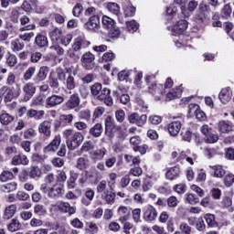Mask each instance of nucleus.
<instances>
[{"label": "nucleus", "instance_id": "f257e3e1", "mask_svg": "<svg viewBox=\"0 0 234 234\" xmlns=\"http://www.w3.org/2000/svg\"><path fill=\"white\" fill-rule=\"evenodd\" d=\"M63 136L66 139V144L69 151H74L83 144L85 137L80 132H77L73 129H67L63 132Z\"/></svg>", "mask_w": 234, "mask_h": 234}, {"label": "nucleus", "instance_id": "f03ea898", "mask_svg": "<svg viewBox=\"0 0 234 234\" xmlns=\"http://www.w3.org/2000/svg\"><path fill=\"white\" fill-rule=\"evenodd\" d=\"M84 16L90 17L86 23V28L88 30H98L100 28V15L96 7H88L84 11Z\"/></svg>", "mask_w": 234, "mask_h": 234}, {"label": "nucleus", "instance_id": "7ed1b4c3", "mask_svg": "<svg viewBox=\"0 0 234 234\" xmlns=\"http://www.w3.org/2000/svg\"><path fill=\"white\" fill-rule=\"evenodd\" d=\"M21 94V86L16 84L15 87L3 86L0 88V98H4L5 103H10L14 98H19Z\"/></svg>", "mask_w": 234, "mask_h": 234}, {"label": "nucleus", "instance_id": "20e7f679", "mask_svg": "<svg viewBox=\"0 0 234 234\" xmlns=\"http://www.w3.org/2000/svg\"><path fill=\"white\" fill-rule=\"evenodd\" d=\"M67 73L62 69H57V72L52 71L49 74L48 83L51 89H58L59 87V81H65Z\"/></svg>", "mask_w": 234, "mask_h": 234}, {"label": "nucleus", "instance_id": "39448f33", "mask_svg": "<svg viewBox=\"0 0 234 234\" xmlns=\"http://www.w3.org/2000/svg\"><path fill=\"white\" fill-rule=\"evenodd\" d=\"M92 96H96L97 100L103 101L111 94V90L102 88L101 83L96 82L90 87Z\"/></svg>", "mask_w": 234, "mask_h": 234}, {"label": "nucleus", "instance_id": "423d86ee", "mask_svg": "<svg viewBox=\"0 0 234 234\" xmlns=\"http://www.w3.org/2000/svg\"><path fill=\"white\" fill-rule=\"evenodd\" d=\"M57 209L60 211V213H68V215L72 216L76 215V206H70V203L60 201L57 204Z\"/></svg>", "mask_w": 234, "mask_h": 234}, {"label": "nucleus", "instance_id": "0eeeda50", "mask_svg": "<svg viewBox=\"0 0 234 234\" xmlns=\"http://www.w3.org/2000/svg\"><path fill=\"white\" fill-rule=\"evenodd\" d=\"M182 123H184V120H182V118H177L168 124L167 129L171 136H177L182 129Z\"/></svg>", "mask_w": 234, "mask_h": 234}, {"label": "nucleus", "instance_id": "6e6552de", "mask_svg": "<svg viewBox=\"0 0 234 234\" xmlns=\"http://www.w3.org/2000/svg\"><path fill=\"white\" fill-rule=\"evenodd\" d=\"M113 96L117 98V100H120V102L122 105H127L129 101H131V97L129 94L125 93V89L122 87H118L114 91H113Z\"/></svg>", "mask_w": 234, "mask_h": 234}, {"label": "nucleus", "instance_id": "1a4fd4ad", "mask_svg": "<svg viewBox=\"0 0 234 234\" xmlns=\"http://www.w3.org/2000/svg\"><path fill=\"white\" fill-rule=\"evenodd\" d=\"M157 217L158 211H156V208L151 205L147 206L144 213V220L145 222H154Z\"/></svg>", "mask_w": 234, "mask_h": 234}, {"label": "nucleus", "instance_id": "9d476101", "mask_svg": "<svg viewBox=\"0 0 234 234\" xmlns=\"http://www.w3.org/2000/svg\"><path fill=\"white\" fill-rule=\"evenodd\" d=\"M52 122L50 121H44L38 124V133L43 134L45 138L52 136Z\"/></svg>", "mask_w": 234, "mask_h": 234}, {"label": "nucleus", "instance_id": "9b49d317", "mask_svg": "<svg viewBox=\"0 0 234 234\" xmlns=\"http://www.w3.org/2000/svg\"><path fill=\"white\" fill-rule=\"evenodd\" d=\"M65 101V98L61 95L53 94L46 99V104L48 107H58V105H61Z\"/></svg>", "mask_w": 234, "mask_h": 234}, {"label": "nucleus", "instance_id": "f8f14e48", "mask_svg": "<svg viewBox=\"0 0 234 234\" xmlns=\"http://www.w3.org/2000/svg\"><path fill=\"white\" fill-rule=\"evenodd\" d=\"M61 144V135H56L52 142L44 148V153H56Z\"/></svg>", "mask_w": 234, "mask_h": 234}, {"label": "nucleus", "instance_id": "ddd939ff", "mask_svg": "<svg viewBox=\"0 0 234 234\" xmlns=\"http://www.w3.org/2000/svg\"><path fill=\"white\" fill-rule=\"evenodd\" d=\"M231 96L232 92H231V89L229 87L227 88H223L219 94H218V98L221 101V103H223L224 105L229 103V101H231Z\"/></svg>", "mask_w": 234, "mask_h": 234}, {"label": "nucleus", "instance_id": "4468645a", "mask_svg": "<svg viewBox=\"0 0 234 234\" xmlns=\"http://www.w3.org/2000/svg\"><path fill=\"white\" fill-rule=\"evenodd\" d=\"M90 45V42L84 38V37H79L75 39L72 48L75 52L81 50V48H87Z\"/></svg>", "mask_w": 234, "mask_h": 234}, {"label": "nucleus", "instance_id": "2eb2a0df", "mask_svg": "<svg viewBox=\"0 0 234 234\" xmlns=\"http://www.w3.org/2000/svg\"><path fill=\"white\" fill-rule=\"evenodd\" d=\"M187 30V22L184 19L179 20L174 27H173V32L176 36H182L184 32Z\"/></svg>", "mask_w": 234, "mask_h": 234}, {"label": "nucleus", "instance_id": "dca6fc26", "mask_svg": "<svg viewBox=\"0 0 234 234\" xmlns=\"http://www.w3.org/2000/svg\"><path fill=\"white\" fill-rule=\"evenodd\" d=\"M25 94V100H30L34 94H36V86L32 82H27L22 89Z\"/></svg>", "mask_w": 234, "mask_h": 234}, {"label": "nucleus", "instance_id": "f3484780", "mask_svg": "<svg viewBox=\"0 0 234 234\" xmlns=\"http://www.w3.org/2000/svg\"><path fill=\"white\" fill-rule=\"evenodd\" d=\"M219 133H228L233 131V122L229 121H220L218 124Z\"/></svg>", "mask_w": 234, "mask_h": 234}, {"label": "nucleus", "instance_id": "a211bd4d", "mask_svg": "<svg viewBox=\"0 0 234 234\" xmlns=\"http://www.w3.org/2000/svg\"><path fill=\"white\" fill-rule=\"evenodd\" d=\"M63 195V186L55 185L48 192L49 198H58Z\"/></svg>", "mask_w": 234, "mask_h": 234}, {"label": "nucleus", "instance_id": "6ab92c4d", "mask_svg": "<svg viewBox=\"0 0 234 234\" xmlns=\"http://www.w3.org/2000/svg\"><path fill=\"white\" fill-rule=\"evenodd\" d=\"M101 197L102 200H104V202L110 206H112L116 200V194L112 192V190H106L101 195Z\"/></svg>", "mask_w": 234, "mask_h": 234}, {"label": "nucleus", "instance_id": "aec40b11", "mask_svg": "<svg viewBox=\"0 0 234 234\" xmlns=\"http://www.w3.org/2000/svg\"><path fill=\"white\" fill-rule=\"evenodd\" d=\"M180 175V167L174 166L167 169L165 176L167 180H176Z\"/></svg>", "mask_w": 234, "mask_h": 234}, {"label": "nucleus", "instance_id": "412c9836", "mask_svg": "<svg viewBox=\"0 0 234 234\" xmlns=\"http://www.w3.org/2000/svg\"><path fill=\"white\" fill-rule=\"evenodd\" d=\"M28 175L32 180H39V178L43 176V170L39 168V166L33 165L31 166Z\"/></svg>", "mask_w": 234, "mask_h": 234}, {"label": "nucleus", "instance_id": "4be33fe9", "mask_svg": "<svg viewBox=\"0 0 234 234\" xmlns=\"http://www.w3.org/2000/svg\"><path fill=\"white\" fill-rule=\"evenodd\" d=\"M90 164V161H89V159L84 157H79L76 161L75 167L79 169V171H85V169L89 167Z\"/></svg>", "mask_w": 234, "mask_h": 234}, {"label": "nucleus", "instance_id": "5701e85b", "mask_svg": "<svg viewBox=\"0 0 234 234\" xmlns=\"http://www.w3.org/2000/svg\"><path fill=\"white\" fill-rule=\"evenodd\" d=\"M27 118H34V120H41L45 116V111L30 109L27 112Z\"/></svg>", "mask_w": 234, "mask_h": 234}, {"label": "nucleus", "instance_id": "b1692460", "mask_svg": "<svg viewBox=\"0 0 234 234\" xmlns=\"http://www.w3.org/2000/svg\"><path fill=\"white\" fill-rule=\"evenodd\" d=\"M14 122V116L10 115V113L6 112L5 111H2L0 114V123L2 125H9Z\"/></svg>", "mask_w": 234, "mask_h": 234}, {"label": "nucleus", "instance_id": "393cba45", "mask_svg": "<svg viewBox=\"0 0 234 234\" xmlns=\"http://www.w3.org/2000/svg\"><path fill=\"white\" fill-rule=\"evenodd\" d=\"M80 105V96L73 94L66 103L67 109H76Z\"/></svg>", "mask_w": 234, "mask_h": 234}, {"label": "nucleus", "instance_id": "a878e982", "mask_svg": "<svg viewBox=\"0 0 234 234\" xmlns=\"http://www.w3.org/2000/svg\"><path fill=\"white\" fill-rule=\"evenodd\" d=\"M211 169L213 170V176L215 178H224L226 170L222 167V165H216L211 166Z\"/></svg>", "mask_w": 234, "mask_h": 234}, {"label": "nucleus", "instance_id": "bb28decb", "mask_svg": "<svg viewBox=\"0 0 234 234\" xmlns=\"http://www.w3.org/2000/svg\"><path fill=\"white\" fill-rule=\"evenodd\" d=\"M105 154H107V149L101 148L90 153L92 160H103Z\"/></svg>", "mask_w": 234, "mask_h": 234}, {"label": "nucleus", "instance_id": "cd10ccee", "mask_svg": "<svg viewBox=\"0 0 234 234\" xmlns=\"http://www.w3.org/2000/svg\"><path fill=\"white\" fill-rule=\"evenodd\" d=\"M101 133H103L101 123H96L90 129V134H91V136L94 138H100V136H101Z\"/></svg>", "mask_w": 234, "mask_h": 234}, {"label": "nucleus", "instance_id": "c85d7f7f", "mask_svg": "<svg viewBox=\"0 0 234 234\" xmlns=\"http://www.w3.org/2000/svg\"><path fill=\"white\" fill-rule=\"evenodd\" d=\"M35 43L40 48H43L45 47H48V38L45 35H37L35 38Z\"/></svg>", "mask_w": 234, "mask_h": 234}, {"label": "nucleus", "instance_id": "c756f323", "mask_svg": "<svg viewBox=\"0 0 234 234\" xmlns=\"http://www.w3.org/2000/svg\"><path fill=\"white\" fill-rule=\"evenodd\" d=\"M47 76H48V67L43 66L39 69V71L37 74L36 81H45Z\"/></svg>", "mask_w": 234, "mask_h": 234}, {"label": "nucleus", "instance_id": "7c9ffc66", "mask_svg": "<svg viewBox=\"0 0 234 234\" xmlns=\"http://www.w3.org/2000/svg\"><path fill=\"white\" fill-rule=\"evenodd\" d=\"M64 84L68 90H74L76 89V79H74V76L69 75L65 79Z\"/></svg>", "mask_w": 234, "mask_h": 234}, {"label": "nucleus", "instance_id": "2f4dec72", "mask_svg": "<svg viewBox=\"0 0 234 234\" xmlns=\"http://www.w3.org/2000/svg\"><path fill=\"white\" fill-rule=\"evenodd\" d=\"M17 189V184L16 182H10L5 185L1 186L0 190L3 193H12Z\"/></svg>", "mask_w": 234, "mask_h": 234}, {"label": "nucleus", "instance_id": "473e14b6", "mask_svg": "<svg viewBox=\"0 0 234 234\" xmlns=\"http://www.w3.org/2000/svg\"><path fill=\"white\" fill-rule=\"evenodd\" d=\"M118 213L120 215V221L125 222L127 218H129V215H131V211L127 207H120L118 209Z\"/></svg>", "mask_w": 234, "mask_h": 234}, {"label": "nucleus", "instance_id": "72a5a7b5", "mask_svg": "<svg viewBox=\"0 0 234 234\" xmlns=\"http://www.w3.org/2000/svg\"><path fill=\"white\" fill-rule=\"evenodd\" d=\"M180 94H182V90L179 87L174 88L166 93V100L170 101V100H175V98H178Z\"/></svg>", "mask_w": 234, "mask_h": 234}, {"label": "nucleus", "instance_id": "f704fd0d", "mask_svg": "<svg viewBox=\"0 0 234 234\" xmlns=\"http://www.w3.org/2000/svg\"><path fill=\"white\" fill-rule=\"evenodd\" d=\"M11 48L13 52H19V50H23L25 48V43L21 42L18 38L11 41Z\"/></svg>", "mask_w": 234, "mask_h": 234}, {"label": "nucleus", "instance_id": "c9c22d12", "mask_svg": "<svg viewBox=\"0 0 234 234\" xmlns=\"http://www.w3.org/2000/svg\"><path fill=\"white\" fill-rule=\"evenodd\" d=\"M94 59H96V58L94 57V54L90 52H86L85 54L82 55L80 61L84 65H89V63H94Z\"/></svg>", "mask_w": 234, "mask_h": 234}, {"label": "nucleus", "instance_id": "e433bc0d", "mask_svg": "<svg viewBox=\"0 0 234 234\" xmlns=\"http://www.w3.org/2000/svg\"><path fill=\"white\" fill-rule=\"evenodd\" d=\"M104 125H105L106 131H108L109 133H112V131H114L116 127V125L114 124V119H112V117L111 116H107L105 118Z\"/></svg>", "mask_w": 234, "mask_h": 234}, {"label": "nucleus", "instance_id": "4c0bfd02", "mask_svg": "<svg viewBox=\"0 0 234 234\" xmlns=\"http://www.w3.org/2000/svg\"><path fill=\"white\" fill-rule=\"evenodd\" d=\"M7 229L8 231H11V232L21 229V223L19 222V219L13 218L9 223V225L7 226Z\"/></svg>", "mask_w": 234, "mask_h": 234}, {"label": "nucleus", "instance_id": "58836bf2", "mask_svg": "<svg viewBox=\"0 0 234 234\" xmlns=\"http://www.w3.org/2000/svg\"><path fill=\"white\" fill-rule=\"evenodd\" d=\"M9 180H14V173L8 170H4L0 174V182H8Z\"/></svg>", "mask_w": 234, "mask_h": 234}, {"label": "nucleus", "instance_id": "ea45409f", "mask_svg": "<svg viewBox=\"0 0 234 234\" xmlns=\"http://www.w3.org/2000/svg\"><path fill=\"white\" fill-rule=\"evenodd\" d=\"M5 63L8 67H16V65H17V57L14 54L8 53L5 56Z\"/></svg>", "mask_w": 234, "mask_h": 234}, {"label": "nucleus", "instance_id": "a19ab883", "mask_svg": "<svg viewBox=\"0 0 234 234\" xmlns=\"http://www.w3.org/2000/svg\"><path fill=\"white\" fill-rule=\"evenodd\" d=\"M205 220L208 228H217L218 226V224L215 220V215L213 214H207L205 216Z\"/></svg>", "mask_w": 234, "mask_h": 234}, {"label": "nucleus", "instance_id": "79ce46f5", "mask_svg": "<svg viewBox=\"0 0 234 234\" xmlns=\"http://www.w3.org/2000/svg\"><path fill=\"white\" fill-rule=\"evenodd\" d=\"M17 211V206L10 205L5 208V218H12L13 215H16Z\"/></svg>", "mask_w": 234, "mask_h": 234}, {"label": "nucleus", "instance_id": "37998d69", "mask_svg": "<svg viewBox=\"0 0 234 234\" xmlns=\"http://www.w3.org/2000/svg\"><path fill=\"white\" fill-rule=\"evenodd\" d=\"M102 25H103V27H105V28H107V30H109L110 28H112V27L115 25L114 19H112L107 16H102Z\"/></svg>", "mask_w": 234, "mask_h": 234}, {"label": "nucleus", "instance_id": "c03bdc74", "mask_svg": "<svg viewBox=\"0 0 234 234\" xmlns=\"http://www.w3.org/2000/svg\"><path fill=\"white\" fill-rule=\"evenodd\" d=\"M126 27H127V30H128V32H130V34H134V32H136V30H138L140 25H138V23H136V21L132 20L130 22H127Z\"/></svg>", "mask_w": 234, "mask_h": 234}, {"label": "nucleus", "instance_id": "a18cd8bd", "mask_svg": "<svg viewBox=\"0 0 234 234\" xmlns=\"http://www.w3.org/2000/svg\"><path fill=\"white\" fill-rule=\"evenodd\" d=\"M186 200L192 206H195V204H198V202H200V199L195 194H186Z\"/></svg>", "mask_w": 234, "mask_h": 234}, {"label": "nucleus", "instance_id": "49530a36", "mask_svg": "<svg viewBox=\"0 0 234 234\" xmlns=\"http://www.w3.org/2000/svg\"><path fill=\"white\" fill-rule=\"evenodd\" d=\"M207 10H209V5H200L199 6V12L200 14L196 15V17L199 20L202 21V19H204L205 16V12H207Z\"/></svg>", "mask_w": 234, "mask_h": 234}, {"label": "nucleus", "instance_id": "de8ad7c7", "mask_svg": "<svg viewBox=\"0 0 234 234\" xmlns=\"http://www.w3.org/2000/svg\"><path fill=\"white\" fill-rule=\"evenodd\" d=\"M76 180H78V174L71 173L69 180L68 181L69 189H74V187H76Z\"/></svg>", "mask_w": 234, "mask_h": 234}, {"label": "nucleus", "instance_id": "09e8293b", "mask_svg": "<svg viewBox=\"0 0 234 234\" xmlns=\"http://www.w3.org/2000/svg\"><path fill=\"white\" fill-rule=\"evenodd\" d=\"M108 31H109L110 37H120V34H121L120 27H116V25L110 27Z\"/></svg>", "mask_w": 234, "mask_h": 234}, {"label": "nucleus", "instance_id": "8fccbe9b", "mask_svg": "<svg viewBox=\"0 0 234 234\" xmlns=\"http://www.w3.org/2000/svg\"><path fill=\"white\" fill-rule=\"evenodd\" d=\"M34 74H36V68L35 67L28 68L24 74L25 81H28L32 80V76H34Z\"/></svg>", "mask_w": 234, "mask_h": 234}, {"label": "nucleus", "instance_id": "3c124183", "mask_svg": "<svg viewBox=\"0 0 234 234\" xmlns=\"http://www.w3.org/2000/svg\"><path fill=\"white\" fill-rule=\"evenodd\" d=\"M16 200H20L22 202H27L28 198H30V195L25 191H18L16 195Z\"/></svg>", "mask_w": 234, "mask_h": 234}, {"label": "nucleus", "instance_id": "603ef678", "mask_svg": "<svg viewBox=\"0 0 234 234\" xmlns=\"http://www.w3.org/2000/svg\"><path fill=\"white\" fill-rule=\"evenodd\" d=\"M97 193H100L101 195H103L105 191H107V181L101 180L98 185L96 188Z\"/></svg>", "mask_w": 234, "mask_h": 234}, {"label": "nucleus", "instance_id": "864d4df0", "mask_svg": "<svg viewBox=\"0 0 234 234\" xmlns=\"http://www.w3.org/2000/svg\"><path fill=\"white\" fill-rule=\"evenodd\" d=\"M200 110V106L197 104H189L188 105V114L190 117L196 116L198 111Z\"/></svg>", "mask_w": 234, "mask_h": 234}, {"label": "nucleus", "instance_id": "5fc2aeb1", "mask_svg": "<svg viewBox=\"0 0 234 234\" xmlns=\"http://www.w3.org/2000/svg\"><path fill=\"white\" fill-rule=\"evenodd\" d=\"M34 213L35 215H38V217H41L47 213V209H45V207L43 205H36L34 207Z\"/></svg>", "mask_w": 234, "mask_h": 234}, {"label": "nucleus", "instance_id": "6e6d98bb", "mask_svg": "<svg viewBox=\"0 0 234 234\" xmlns=\"http://www.w3.org/2000/svg\"><path fill=\"white\" fill-rule=\"evenodd\" d=\"M196 229L197 231H204L206 229V223L204 222V218L200 217L196 221Z\"/></svg>", "mask_w": 234, "mask_h": 234}, {"label": "nucleus", "instance_id": "4d7b16f0", "mask_svg": "<svg viewBox=\"0 0 234 234\" xmlns=\"http://www.w3.org/2000/svg\"><path fill=\"white\" fill-rule=\"evenodd\" d=\"M198 8V1L197 0H190L187 3L186 9L188 12H195Z\"/></svg>", "mask_w": 234, "mask_h": 234}, {"label": "nucleus", "instance_id": "13d9d810", "mask_svg": "<svg viewBox=\"0 0 234 234\" xmlns=\"http://www.w3.org/2000/svg\"><path fill=\"white\" fill-rule=\"evenodd\" d=\"M232 12H233V9L231 8V5L229 4H227L223 6L221 14L223 17H229Z\"/></svg>", "mask_w": 234, "mask_h": 234}, {"label": "nucleus", "instance_id": "bf43d9fd", "mask_svg": "<svg viewBox=\"0 0 234 234\" xmlns=\"http://www.w3.org/2000/svg\"><path fill=\"white\" fill-rule=\"evenodd\" d=\"M207 144H217L218 142V134L208 133L206 137Z\"/></svg>", "mask_w": 234, "mask_h": 234}, {"label": "nucleus", "instance_id": "052dcab7", "mask_svg": "<svg viewBox=\"0 0 234 234\" xmlns=\"http://www.w3.org/2000/svg\"><path fill=\"white\" fill-rule=\"evenodd\" d=\"M115 118L119 123H122L123 120H125V111L123 110H117L115 112Z\"/></svg>", "mask_w": 234, "mask_h": 234}, {"label": "nucleus", "instance_id": "680f3d73", "mask_svg": "<svg viewBox=\"0 0 234 234\" xmlns=\"http://www.w3.org/2000/svg\"><path fill=\"white\" fill-rule=\"evenodd\" d=\"M174 191H176V193H177L178 195H184V193H186V184H178L176 185L173 187Z\"/></svg>", "mask_w": 234, "mask_h": 234}, {"label": "nucleus", "instance_id": "e2e57ef3", "mask_svg": "<svg viewBox=\"0 0 234 234\" xmlns=\"http://www.w3.org/2000/svg\"><path fill=\"white\" fill-rule=\"evenodd\" d=\"M225 186L227 187H231L234 184V175L233 174H228L224 178Z\"/></svg>", "mask_w": 234, "mask_h": 234}, {"label": "nucleus", "instance_id": "0e129e2a", "mask_svg": "<svg viewBox=\"0 0 234 234\" xmlns=\"http://www.w3.org/2000/svg\"><path fill=\"white\" fill-rule=\"evenodd\" d=\"M179 229H180L181 233L191 234V227L188 226V224L186 222H183L180 224Z\"/></svg>", "mask_w": 234, "mask_h": 234}, {"label": "nucleus", "instance_id": "69168bd1", "mask_svg": "<svg viewBox=\"0 0 234 234\" xmlns=\"http://www.w3.org/2000/svg\"><path fill=\"white\" fill-rule=\"evenodd\" d=\"M167 206L168 207H176L178 206V199L175 196H171L167 198Z\"/></svg>", "mask_w": 234, "mask_h": 234}, {"label": "nucleus", "instance_id": "338daca9", "mask_svg": "<svg viewBox=\"0 0 234 234\" xmlns=\"http://www.w3.org/2000/svg\"><path fill=\"white\" fill-rule=\"evenodd\" d=\"M6 85H9L10 87H12V85H17V83H16V74L13 72L8 73L6 78Z\"/></svg>", "mask_w": 234, "mask_h": 234}, {"label": "nucleus", "instance_id": "774afa93", "mask_svg": "<svg viewBox=\"0 0 234 234\" xmlns=\"http://www.w3.org/2000/svg\"><path fill=\"white\" fill-rule=\"evenodd\" d=\"M18 37L22 39V41H27V43H29L30 39L34 37V32L20 34Z\"/></svg>", "mask_w": 234, "mask_h": 234}]
</instances>
